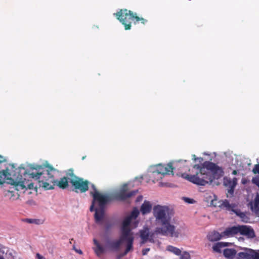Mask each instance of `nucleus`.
<instances>
[{
	"label": "nucleus",
	"instance_id": "de8ad7c7",
	"mask_svg": "<svg viewBox=\"0 0 259 259\" xmlns=\"http://www.w3.org/2000/svg\"><path fill=\"white\" fill-rule=\"evenodd\" d=\"M85 159V157H82V159Z\"/></svg>",
	"mask_w": 259,
	"mask_h": 259
},
{
	"label": "nucleus",
	"instance_id": "20e7f679",
	"mask_svg": "<svg viewBox=\"0 0 259 259\" xmlns=\"http://www.w3.org/2000/svg\"><path fill=\"white\" fill-rule=\"evenodd\" d=\"M136 14L131 10L124 9L120 10L114 15L116 18L124 25L125 30H127L131 29L132 21L134 22Z\"/></svg>",
	"mask_w": 259,
	"mask_h": 259
},
{
	"label": "nucleus",
	"instance_id": "cd10ccee",
	"mask_svg": "<svg viewBox=\"0 0 259 259\" xmlns=\"http://www.w3.org/2000/svg\"><path fill=\"white\" fill-rule=\"evenodd\" d=\"M139 214V211L137 208H134L130 215L128 216L132 220L136 219Z\"/></svg>",
	"mask_w": 259,
	"mask_h": 259
},
{
	"label": "nucleus",
	"instance_id": "ddd939ff",
	"mask_svg": "<svg viewBox=\"0 0 259 259\" xmlns=\"http://www.w3.org/2000/svg\"><path fill=\"white\" fill-rule=\"evenodd\" d=\"M224 185L228 188V192L231 195L234 193V189L237 183V179L236 178H234L231 180L230 178L225 177L224 178L223 181Z\"/></svg>",
	"mask_w": 259,
	"mask_h": 259
},
{
	"label": "nucleus",
	"instance_id": "09e8293b",
	"mask_svg": "<svg viewBox=\"0 0 259 259\" xmlns=\"http://www.w3.org/2000/svg\"><path fill=\"white\" fill-rule=\"evenodd\" d=\"M212 204H213V200L212 201Z\"/></svg>",
	"mask_w": 259,
	"mask_h": 259
},
{
	"label": "nucleus",
	"instance_id": "f704fd0d",
	"mask_svg": "<svg viewBox=\"0 0 259 259\" xmlns=\"http://www.w3.org/2000/svg\"><path fill=\"white\" fill-rule=\"evenodd\" d=\"M6 196H10V198H11L12 196H13L14 195V192L13 191H8L7 193L6 194Z\"/></svg>",
	"mask_w": 259,
	"mask_h": 259
},
{
	"label": "nucleus",
	"instance_id": "473e14b6",
	"mask_svg": "<svg viewBox=\"0 0 259 259\" xmlns=\"http://www.w3.org/2000/svg\"><path fill=\"white\" fill-rule=\"evenodd\" d=\"M252 172L254 174L259 175V163L254 165Z\"/></svg>",
	"mask_w": 259,
	"mask_h": 259
},
{
	"label": "nucleus",
	"instance_id": "423d86ee",
	"mask_svg": "<svg viewBox=\"0 0 259 259\" xmlns=\"http://www.w3.org/2000/svg\"><path fill=\"white\" fill-rule=\"evenodd\" d=\"M90 195L93 197L92 205L90 207V211H93L94 210V206L95 202H97L100 208H104L105 205L109 202L112 200L111 196L106 195H104L100 193L99 192L96 193H90Z\"/></svg>",
	"mask_w": 259,
	"mask_h": 259
},
{
	"label": "nucleus",
	"instance_id": "79ce46f5",
	"mask_svg": "<svg viewBox=\"0 0 259 259\" xmlns=\"http://www.w3.org/2000/svg\"><path fill=\"white\" fill-rule=\"evenodd\" d=\"M75 250H76V251L77 253H78L79 254H82V251L81 250H80V249H79V250H77V249H76Z\"/></svg>",
	"mask_w": 259,
	"mask_h": 259
},
{
	"label": "nucleus",
	"instance_id": "1a4fd4ad",
	"mask_svg": "<svg viewBox=\"0 0 259 259\" xmlns=\"http://www.w3.org/2000/svg\"><path fill=\"white\" fill-rule=\"evenodd\" d=\"M244 251L237 254V259H259V249L254 250L245 248Z\"/></svg>",
	"mask_w": 259,
	"mask_h": 259
},
{
	"label": "nucleus",
	"instance_id": "a211bd4d",
	"mask_svg": "<svg viewBox=\"0 0 259 259\" xmlns=\"http://www.w3.org/2000/svg\"><path fill=\"white\" fill-rule=\"evenodd\" d=\"M152 209V205L149 201L145 200L141 206L140 211L143 214L150 212Z\"/></svg>",
	"mask_w": 259,
	"mask_h": 259
},
{
	"label": "nucleus",
	"instance_id": "c03bdc74",
	"mask_svg": "<svg viewBox=\"0 0 259 259\" xmlns=\"http://www.w3.org/2000/svg\"><path fill=\"white\" fill-rule=\"evenodd\" d=\"M193 159L194 160V161H196V160L197 159V158L196 157V156L195 155H193Z\"/></svg>",
	"mask_w": 259,
	"mask_h": 259
},
{
	"label": "nucleus",
	"instance_id": "4c0bfd02",
	"mask_svg": "<svg viewBox=\"0 0 259 259\" xmlns=\"http://www.w3.org/2000/svg\"><path fill=\"white\" fill-rule=\"evenodd\" d=\"M36 257L37 259H45V258L44 256H41L39 253L36 254Z\"/></svg>",
	"mask_w": 259,
	"mask_h": 259
},
{
	"label": "nucleus",
	"instance_id": "39448f33",
	"mask_svg": "<svg viewBox=\"0 0 259 259\" xmlns=\"http://www.w3.org/2000/svg\"><path fill=\"white\" fill-rule=\"evenodd\" d=\"M72 185V191L76 193H83L88 191L90 182L87 180H84L82 178L75 177V179L70 181Z\"/></svg>",
	"mask_w": 259,
	"mask_h": 259
},
{
	"label": "nucleus",
	"instance_id": "c85d7f7f",
	"mask_svg": "<svg viewBox=\"0 0 259 259\" xmlns=\"http://www.w3.org/2000/svg\"><path fill=\"white\" fill-rule=\"evenodd\" d=\"M67 176L68 177V179L70 181H71L72 180H73L75 179V177H78L77 176H75L73 172V170L72 169H69L68 170V171L67 172Z\"/></svg>",
	"mask_w": 259,
	"mask_h": 259
},
{
	"label": "nucleus",
	"instance_id": "e433bc0d",
	"mask_svg": "<svg viewBox=\"0 0 259 259\" xmlns=\"http://www.w3.org/2000/svg\"><path fill=\"white\" fill-rule=\"evenodd\" d=\"M92 187L94 191H91L90 193H96V192H98L96 186L94 184H92Z\"/></svg>",
	"mask_w": 259,
	"mask_h": 259
},
{
	"label": "nucleus",
	"instance_id": "c9c22d12",
	"mask_svg": "<svg viewBox=\"0 0 259 259\" xmlns=\"http://www.w3.org/2000/svg\"><path fill=\"white\" fill-rule=\"evenodd\" d=\"M150 250L149 248H145L142 250V254L146 255L148 252Z\"/></svg>",
	"mask_w": 259,
	"mask_h": 259
},
{
	"label": "nucleus",
	"instance_id": "c756f323",
	"mask_svg": "<svg viewBox=\"0 0 259 259\" xmlns=\"http://www.w3.org/2000/svg\"><path fill=\"white\" fill-rule=\"evenodd\" d=\"M237 215L239 216L243 221H245L244 218L246 217L245 213L241 212L240 210L237 209L234 212Z\"/></svg>",
	"mask_w": 259,
	"mask_h": 259
},
{
	"label": "nucleus",
	"instance_id": "58836bf2",
	"mask_svg": "<svg viewBox=\"0 0 259 259\" xmlns=\"http://www.w3.org/2000/svg\"><path fill=\"white\" fill-rule=\"evenodd\" d=\"M112 227L111 224H107L106 226V230L108 231Z\"/></svg>",
	"mask_w": 259,
	"mask_h": 259
},
{
	"label": "nucleus",
	"instance_id": "ea45409f",
	"mask_svg": "<svg viewBox=\"0 0 259 259\" xmlns=\"http://www.w3.org/2000/svg\"><path fill=\"white\" fill-rule=\"evenodd\" d=\"M142 199H143V197H142V196H139L137 197L136 201H137V202H138V201H141V200H142Z\"/></svg>",
	"mask_w": 259,
	"mask_h": 259
},
{
	"label": "nucleus",
	"instance_id": "b1692460",
	"mask_svg": "<svg viewBox=\"0 0 259 259\" xmlns=\"http://www.w3.org/2000/svg\"><path fill=\"white\" fill-rule=\"evenodd\" d=\"M226 244L223 242H218L215 243L212 246L213 250L215 252H221V249L226 246Z\"/></svg>",
	"mask_w": 259,
	"mask_h": 259
},
{
	"label": "nucleus",
	"instance_id": "9d476101",
	"mask_svg": "<svg viewBox=\"0 0 259 259\" xmlns=\"http://www.w3.org/2000/svg\"><path fill=\"white\" fill-rule=\"evenodd\" d=\"M154 233H155L154 232L150 233L149 229L147 227H145L143 229L140 230V236L142 239L141 244H144L147 241L154 243Z\"/></svg>",
	"mask_w": 259,
	"mask_h": 259
},
{
	"label": "nucleus",
	"instance_id": "4be33fe9",
	"mask_svg": "<svg viewBox=\"0 0 259 259\" xmlns=\"http://www.w3.org/2000/svg\"><path fill=\"white\" fill-rule=\"evenodd\" d=\"M223 236H224L223 234H220L218 232L213 231L207 235V238L209 241L214 242L219 240L223 237Z\"/></svg>",
	"mask_w": 259,
	"mask_h": 259
},
{
	"label": "nucleus",
	"instance_id": "7ed1b4c3",
	"mask_svg": "<svg viewBox=\"0 0 259 259\" xmlns=\"http://www.w3.org/2000/svg\"><path fill=\"white\" fill-rule=\"evenodd\" d=\"M153 214L155 218L156 225L161 227H157L155 233L171 237H178L179 233L175 231V227L170 224L171 217L169 209L167 206L157 205L153 207Z\"/></svg>",
	"mask_w": 259,
	"mask_h": 259
},
{
	"label": "nucleus",
	"instance_id": "4468645a",
	"mask_svg": "<svg viewBox=\"0 0 259 259\" xmlns=\"http://www.w3.org/2000/svg\"><path fill=\"white\" fill-rule=\"evenodd\" d=\"M239 233L249 238H253L255 236L253 229L249 226L244 225L239 226Z\"/></svg>",
	"mask_w": 259,
	"mask_h": 259
},
{
	"label": "nucleus",
	"instance_id": "dca6fc26",
	"mask_svg": "<svg viewBox=\"0 0 259 259\" xmlns=\"http://www.w3.org/2000/svg\"><path fill=\"white\" fill-rule=\"evenodd\" d=\"M95 220L97 223H99L103 220L104 215V208H100L99 209L95 208Z\"/></svg>",
	"mask_w": 259,
	"mask_h": 259
},
{
	"label": "nucleus",
	"instance_id": "f3484780",
	"mask_svg": "<svg viewBox=\"0 0 259 259\" xmlns=\"http://www.w3.org/2000/svg\"><path fill=\"white\" fill-rule=\"evenodd\" d=\"M55 185L62 189H66L68 186L67 178L64 177L59 181L55 180Z\"/></svg>",
	"mask_w": 259,
	"mask_h": 259
},
{
	"label": "nucleus",
	"instance_id": "49530a36",
	"mask_svg": "<svg viewBox=\"0 0 259 259\" xmlns=\"http://www.w3.org/2000/svg\"><path fill=\"white\" fill-rule=\"evenodd\" d=\"M182 161H183V160H179L178 162H182Z\"/></svg>",
	"mask_w": 259,
	"mask_h": 259
},
{
	"label": "nucleus",
	"instance_id": "393cba45",
	"mask_svg": "<svg viewBox=\"0 0 259 259\" xmlns=\"http://www.w3.org/2000/svg\"><path fill=\"white\" fill-rule=\"evenodd\" d=\"M251 208L256 213H259V195H257L254 200L253 205L251 206Z\"/></svg>",
	"mask_w": 259,
	"mask_h": 259
},
{
	"label": "nucleus",
	"instance_id": "5701e85b",
	"mask_svg": "<svg viewBox=\"0 0 259 259\" xmlns=\"http://www.w3.org/2000/svg\"><path fill=\"white\" fill-rule=\"evenodd\" d=\"M93 241L96 245V247L94 249L95 252L98 256H100L104 252L105 249L96 239H94Z\"/></svg>",
	"mask_w": 259,
	"mask_h": 259
},
{
	"label": "nucleus",
	"instance_id": "2eb2a0df",
	"mask_svg": "<svg viewBox=\"0 0 259 259\" xmlns=\"http://www.w3.org/2000/svg\"><path fill=\"white\" fill-rule=\"evenodd\" d=\"M239 232V225L227 228L223 233L224 236H232Z\"/></svg>",
	"mask_w": 259,
	"mask_h": 259
},
{
	"label": "nucleus",
	"instance_id": "72a5a7b5",
	"mask_svg": "<svg viewBox=\"0 0 259 259\" xmlns=\"http://www.w3.org/2000/svg\"><path fill=\"white\" fill-rule=\"evenodd\" d=\"M184 199L185 202L188 203H193V202L195 201L193 199H190L187 197H184Z\"/></svg>",
	"mask_w": 259,
	"mask_h": 259
},
{
	"label": "nucleus",
	"instance_id": "7c9ffc66",
	"mask_svg": "<svg viewBox=\"0 0 259 259\" xmlns=\"http://www.w3.org/2000/svg\"><path fill=\"white\" fill-rule=\"evenodd\" d=\"M25 222L30 224H39L40 223V220L37 219H27L25 220Z\"/></svg>",
	"mask_w": 259,
	"mask_h": 259
},
{
	"label": "nucleus",
	"instance_id": "f8f14e48",
	"mask_svg": "<svg viewBox=\"0 0 259 259\" xmlns=\"http://www.w3.org/2000/svg\"><path fill=\"white\" fill-rule=\"evenodd\" d=\"M131 239H134V237H123V235L121 234L120 238L118 240L113 241L110 243L109 247L112 250L117 251L119 249L120 246L122 242H126V244L129 243V241Z\"/></svg>",
	"mask_w": 259,
	"mask_h": 259
},
{
	"label": "nucleus",
	"instance_id": "f03ea898",
	"mask_svg": "<svg viewBox=\"0 0 259 259\" xmlns=\"http://www.w3.org/2000/svg\"><path fill=\"white\" fill-rule=\"evenodd\" d=\"M189 171L190 174L183 173L181 177L198 186L211 184L214 179L223 177L224 174L222 167L210 161H205L200 165L194 164L192 170L189 169Z\"/></svg>",
	"mask_w": 259,
	"mask_h": 259
},
{
	"label": "nucleus",
	"instance_id": "a19ab883",
	"mask_svg": "<svg viewBox=\"0 0 259 259\" xmlns=\"http://www.w3.org/2000/svg\"><path fill=\"white\" fill-rule=\"evenodd\" d=\"M4 157L0 155V163H2V162H3L4 161Z\"/></svg>",
	"mask_w": 259,
	"mask_h": 259
},
{
	"label": "nucleus",
	"instance_id": "412c9836",
	"mask_svg": "<svg viewBox=\"0 0 259 259\" xmlns=\"http://www.w3.org/2000/svg\"><path fill=\"white\" fill-rule=\"evenodd\" d=\"M220 204L219 205V207L225 208L226 210L231 211L233 212H235L236 211V210L234 209L235 205L230 204L229 201L227 200H225L220 202Z\"/></svg>",
	"mask_w": 259,
	"mask_h": 259
},
{
	"label": "nucleus",
	"instance_id": "f257e3e1",
	"mask_svg": "<svg viewBox=\"0 0 259 259\" xmlns=\"http://www.w3.org/2000/svg\"><path fill=\"white\" fill-rule=\"evenodd\" d=\"M52 171H55V169L51 166L48 167L46 170L44 169L41 165L30 166L29 170L25 169L24 167H19L16 169L15 174L16 179L9 178L11 174L8 170L5 169L0 171V184L3 183L4 179L9 180L8 183L12 185L20 186L22 189L25 188L26 185L29 189L33 188V184H27L26 181L27 176H29L30 178L38 180L39 186L43 187L46 190H52L54 188L55 179Z\"/></svg>",
	"mask_w": 259,
	"mask_h": 259
},
{
	"label": "nucleus",
	"instance_id": "0eeeda50",
	"mask_svg": "<svg viewBox=\"0 0 259 259\" xmlns=\"http://www.w3.org/2000/svg\"><path fill=\"white\" fill-rule=\"evenodd\" d=\"M137 193L138 190L129 192L127 185L124 184L119 191L114 195V198L117 200L124 201L135 196Z\"/></svg>",
	"mask_w": 259,
	"mask_h": 259
},
{
	"label": "nucleus",
	"instance_id": "aec40b11",
	"mask_svg": "<svg viewBox=\"0 0 259 259\" xmlns=\"http://www.w3.org/2000/svg\"><path fill=\"white\" fill-rule=\"evenodd\" d=\"M133 243H134V239H131L129 241V243H127L126 246V248L124 251L118 254L117 256V259H120L122 257L126 255L130 251L133 250Z\"/></svg>",
	"mask_w": 259,
	"mask_h": 259
},
{
	"label": "nucleus",
	"instance_id": "a878e982",
	"mask_svg": "<svg viewBox=\"0 0 259 259\" xmlns=\"http://www.w3.org/2000/svg\"><path fill=\"white\" fill-rule=\"evenodd\" d=\"M167 249V250H168L171 252H173L174 254L178 255H180L181 253V250L179 248H177L174 246H171V245L168 246Z\"/></svg>",
	"mask_w": 259,
	"mask_h": 259
},
{
	"label": "nucleus",
	"instance_id": "6ab92c4d",
	"mask_svg": "<svg viewBox=\"0 0 259 259\" xmlns=\"http://www.w3.org/2000/svg\"><path fill=\"white\" fill-rule=\"evenodd\" d=\"M237 254L236 250L233 248H226L223 251V254L227 259H233Z\"/></svg>",
	"mask_w": 259,
	"mask_h": 259
},
{
	"label": "nucleus",
	"instance_id": "bb28decb",
	"mask_svg": "<svg viewBox=\"0 0 259 259\" xmlns=\"http://www.w3.org/2000/svg\"><path fill=\"white\" fill-rule=\"evenodd\" d=\"M135 21L134 22V24H136L138 22L140 21L142 24L145 25L147 22V20L144 18L139 17L137 16V14H136V16H135Z\"/></svg>",
	"mask_w": 259,
	"mask_h": 259
},
{
	"label": "nucleus",
	"instance_id": "a18cd8bd",
	"mask_svg": "<svg viewBox=\"0 0 259 259\" xmlns=\"http://www.w3.org/2000/svg\"><path fill=\"white\" fill-rule=\"evenodd\" d=\"M0 259H5L3 256L0 255Z\"/></svg>",
	"mask_w": 259,
	"mask_h": 259
},
{
	"label": "nucleus",
	"instance_id": "9b49d317",
	"mask_svg": "<svg viewBox=\"0 0 259 259\" xmlns=\"http://www.w3.org/2000/svg\"><path fill=\"white\" fill-rule=\"evenodd\" d=\"M132 219L128 216L124 219L122 222L121 227V233L123 237H134L133 233L131 232V230L129 227Z\"/></svg>",
	"mask_w": 259,
	"mask_h": 259
},
{
	"label": "nucleus",
	"instance_id": "2f4dec72",
	"mask_svg": "<svg viewBox=\"0 0 259 259\" xmlns=\"http://www.w3.org/2000/svg\"><path fill=\"white\" fill-rule=\"evenodd\" d=\"M180 259H190V254L188 252H184L181 255Z\"/></svg>",
	"mask_w": 259,
	"mask_h": 259
},
{
	"label": "nucleus",
	"instance_id": "6e6552de",
	"mask_svg": "<svg viewBox=\"0 0 259 259\" xmlns=\"http://www.w3.org/2000/svg\"><path fill=\"white\" fill-rule=\"evenodd\" d=\"M174 167L171 163H169L166 165L159 164L157 166L156 170L153 172L154 177L159 176L157 177L158 179H161L162 177L165 175H169L173 173Z\"/></svg>",
	"mask_w": 259,
	"mask_h": 259
},
{
	"label": "nucleus",
	"instance_id": "37998d69",
	"mask_svg": "<svg viewBox=\"0 0 259 259\" xmlns=\"http://www.w3.org/2000/svg\"><path fill=\"white\" fill-rule=\"evenodd\" d=\"M232 174L234 175H237V171L236 170H234L232 171Z\"/></svg>",
	"mask_w": 259,
	"mask_h": 259
}]
</instances>
